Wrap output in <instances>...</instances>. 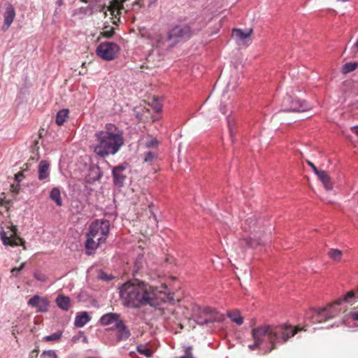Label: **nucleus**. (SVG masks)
Listing matches in <instances>:
<instances>
[{
	"instance_id": "4",
	"label": "nucleus",
	"mask_w": 358,
	"mask_h": 358,
	"mask_svg": "<svg viewBox=\"0 0 358 358\" xmlns=\"http://www.w3.org/2000/svg\"><path fill=\"white\" fill-rule=\"evenodd\" d=\"M110 222L106 220H96L89 227L85 248L87 255H92L106 241L108 236Z\"/></svg>"
},
{
	"instance_id": "12",
	"label": "nucleus",
	"mask_w": 358,
	"mask_h": 358,
	"mask_svg": "<svg viewBox=\"0 0 358 358\" xmlns=\"http://www.w3.org/2000/svg\"><path fill=\"white\" fill-rule=\"evenodd\" d=\"M127 164H120L113 169V181L116 186L122 187L127 178L125 170Z\"/></svg>"
},
{
	"instance_id": "19",
	"label": "nucleus",
	"mask_w": 358,
	"mask_h": 358,
	"mask_svg": "<svg viewBox=\"0 0 358 358\" xmlns=\"http://www.w3.org/2000/svg\"><path fill=\"white\" fill-rule=\"evenodd\" d=\"M318 178L323 183L324 187L327 190H331L333 187L331 179L327 173L324 171H320L317 174Z\"/></svg>"
},
{
	"instance_id": "23",
	"label": "nucleus",
	"mask_w": 358,
	"mask_h": 358,
	"mask_svg": "<svg viewBox=\"0 0 358 358\" xmlns=\"http://www.w3.org/2000/svg\"><path fill=\"white\" fill-rule=\"evenodd\" d=\"M356 299H358V288L356 290H350L347 292L342 300H345L348 303L352 305Z\"/></svg>"
},
{
	"instance_id": "45",
	"label": "nucleus",
	"mask_w": 358,
	"mask_h": 358,
	"mask_svg": "<svg viewBox=\"0 0 358 358\" xmlns=\"http://www.w3.org/2000/svg\"><path fill=\"white\" fill-rule=\"evenodd\" d=\"M80 336L82 341L85 343H87L88 342L87 337L85 336L84 333L83 331H80Z\"/></svg>"
},
{
	"instance_id": "46",
	"label": "nucleus",
	"mask_w": 358,
	"mask_h": 358,
	"mask_svg": "<svg viewBox=\"0 0 358 358\" xmlns=\"http://www.w3.org/2000/svg\"><path fill=\"white\" fill-rule=\"evenodd\" d=\"M212 321H213V320L211 318H206L204 320H201V321H199L198 322L201 324H207L208 322H211Z\"/></svg>"
},
{
	"instance_id": "16",
	"label": "nucleus",
	"mask_w": 358,
	"mask_h": 358,
	"mask_svg": "<svg viewBox=\"0 0 358 358\" xmlns=\"http://www.w3.org/2000/svg\"><path fill=\"white\" fill-rule=\"evenodd\" d=\"M120 316L119 314L114 313H109L103 315L101 319H100V323L102 325H110L112 324H114V327L113 328H115L116 327V324L118 321H121L122 320L120 319Z\"/></svg>"
},
{
	"instance_id": "6",
	"label": "nucleus",
	"mask_w": 358,
	"mask_h": 358,
	"mask_svg": "<svg viewBox=\"0 0 358 358\" xmlns=\"http://www.w3.org/2000/svg\"><path fill=\"white\" fill-rule=\"evenodd\" d=\"M141 198L143 201L145 200L146 203L142 204L141 210L143 211L137 213L138 217L141 221L146 222L151 232H152L153 229L157 227V217L152 209V203L148 201L144 194Z\"/></svg>"
},
{
	"instance_id": "37",
	"label": "nucleus",
	"mask_w": 358,
	"mask_h": 358,
	"mask_svg": "<svg viewBox=\"0 0 358 358\" xmlns=\"http://www.w3.org/2000/svg\"><path fill=\"white\" fill-rule=\"evenodd\" d=\"M157 141L156 138H152L150 141L146 142V146L148 148H154L157 145Z\"/></svg>"
},
{
	"instance_id": "32",
	"label": "nucleus",
	"mask_w": 358,
	"mask_h": 358,
	"mask_svg": "<svg viewBox=\"0 0 358 358\" xmlns=\"http://www.w3.org/2000/svg\"><path fill=\"white\" fill-rule=\"evenodd\" d=\"M41 358H57V356L55 351L48 350L42 353Z\"/></svg>"
},
{
	"instance_id": "35",
	"label": "nucleus",
	"mask_w": 358,
	"mask_h": 358,
	"mask_svg": "<svg viewBox=\"0 0 358 358\" xmlns=\"http://www.w3.org/2000/svg\"><path fill=\"white\" fill-rule=\"evenodd\" d=\"M25 263H22L19 267H15L11 269L10 273L13 275L17 276L18 273L24 268Z\"/></svg>"
},
{
	"instance_id": "53",
	"label": "nucleus",
	"mask_w": 358,
	"mask_h": 358,
	"mask_svg": "<svg viewBox=\"0 0 358 358\" xmlns=\"http://www.w3.org/2000/svg\"><path fill=\"white\" fill-rule=\"evenodd\" d=\"M154 1H156L157 0H153Z\"/></svg>"
},
{
	"instance_id": "36",
	"label": "nucleus",
	"mask_w": 358,
	"mask_h": 358,
	"mask_svg": "<svg viewBox=\"0 0 358 358\" xmlns=\"http://www.w3.org/2000/svg\"><path fill=\"white\" fill-rule=\"evenodd\" d=\"M156 157V155L152 152H148L144 155V161L146 162H149L152 161V159Z\"/></svg>"
},
{
	"instance_id": "7",
	"label": "nucleus",
	"mask_w": 358,
	"mask_h": 358,
	"mask_svg": "<svg viewBox=\"0 0 358 358\" xmlns=\"http://www.w3.org/2000/svg\"><path fill=\"white\" fill-rule=\"evenodd\" d=\"M120 51L118 45L113 42L101 43L96 48V53L97 56L106 61H110L117 57Z\"/></svg>"
},
{
	"instance_id": "29",
	"label": "nucleus",
	"mask_w": 358,
	"mask_h": 358,
	"mask_svg": "<svg viewBox=\"0 0 358 358\" xmlns=\"http://www.w3.org/2000/svg\"><path fill=\"white\" fill-rule=\"evenodd\" d=\"M357 66L358 64L356 62H347L343 67V72L347 73L353 71L357 69Z\"/></svg>"
},
{
	"instance_id": "13",
	"label": "nucleus",
	"mask_w": 358,
	"mask_h": 358,
	"mask_svg": "<svg viewBox=\"0 0 358 358\" xmlns=\"http://www.w3.org/2000/svg\"><path fill=\"white\" fill-rule=\"evenodd\" d=\"M252 33V29H249L246 32H244L241 29H234L232 30V36L235 38L238 45H247L250 41V36Z\"/></svg>"
},
{
	"instance_id": "34",
	"label": "nucleus",
	"mask_w": 358,
	"mask_h": 358,
	"mask_svg": "<svg viewBox=\"0 0 358 358\" xmlns=\"http://www.w3.org/2000/svg\"><path fill=\"white\" fill-rule=\"evenodd\" d=\"M180 358H194L192 354V348L191 346L187 347L185 350V355Z\"/></svg>"
},
{
	"instance_id": "42",
	"label": "nucleus",
	"mask_w": 358,
	"mask_h": 358,
	"mask_svg": "<svg viewBox=\"0 0 358 358\" xmlns=\"http://www.w3.org/2000/svg\"><path fill=\"white\" fill-rule=\"evenodd\" d=\"M351 317L353 320H358V310L351 312Z\"/></svg>"
},
{
	"instance_id": "43",
	"label": "nucleus",
	"mask_w": 358,
	"mask_h": 358,
	"mask_svg": "<svg viewBox=\"0 0 358 358\" xmlns=\"http://www.w3.org/2000/svg\"><path fill=\"white\" fill-rule=\"evenodd\" d=\"M24 177L23 173L22 172H19L15 175V178L18 182L21 181L22 178Z\"/></svg>"
},
{
	"instance_id": "14",
	"label": "nucleus",
	"mask_w": 358,
	"mask_h": 358,
	"mask_svg": "<svg viewBox=\"0 0 358 358\" xmlns=\"http://www.w3.org/2000/svg\"><path fill=\"white\" fill-rule=\"evenodd\" d=\"M15 10L13 6L9 3L6 6L3 13V24L1 27V29L3 31H6L9 29L15 17Z\"/></svg>"
},
{
	"instance_id": "18",
	"label": "nucleus",
	"mask_w": 358,
	"mask_h": 358,
	"mask_svg": "<svg viewBox=\"0 0 358 358\" xmlns=\"http://www.w3.org/2000/svg\"><path fill=\"white\" fill-rule=\"evenodd\" d=\"M49 164L46 161H41L38 164V179L42 180L49 176Z\"/></svg>"
},
{
	"instance_id": "49",
	"label": "nucleus",
	"mask_w": 358,
	"mask_h": 358,
	"mask_svg": "<svg viewBox=\"0 0 358 358\" xmlns=\"http://www.w3.org/2000/svg\"><path fill=\"white\" fill-rule=\"evenodd\" d=\"M353 52L357 53L358 52V39L357 41L355 43L353 46Z\"/></svg>"
},
{
	"instance_id": "24",
	"label": "nucleus",
	"mask_w": 358,
	"mask_h": 358,
	"mask_svg": "<svg viewBox=\"0 0 358 358\" xmlns=\"http://www.w3.org/2000/svg\"><path fill=\"white\" fill-rule=\"evenodd\" d=\"M50 197L59 206H62V201L61 199L60 190L58 187H54L50 194Z\"/></svg>"
},
{
	"instance_id": "28",
	"label": "nucleus",
	"mask_w": 358,
	"mask_h": 358,
	"mask_svg": "<svg viewBox=\"0 0 358 358\" xmlns=\"http://www.w3.org/2000/svg\"><path fill=\"white\" fill-rule=\"evenodd\" d=\"M329 257L336 262L341 260L342 252L338 249H331L328 252Z\"/></svg>"
},
{
	"instance_id": "1",
	"label": "nucleus",
	"mask_w": 358,
	"mask_h": 358,
	"mask_svg": "<svg viewBox=\"0 0 358 358\" xmlns=\"http://www.w3.org/2000/svg\"><path fill=\"white\" fill-rule=\"evenodd\" d=\"M120 294L124 306L131 308L158 307L168 299L165 292L137 280L123 284Z\"/></svg>"
},
{
	"instance_id": "50",
	"label": "nucleus",
	"mask_w": 358,
	"mask_h": 358,
	"mask_svg": "<svg viewBox=\"0 0 358 358\" xmlns=\"http://www.w3.org/2000/svg\"><path fill=\"white\" fill-rule=\"evenodd\" d=\"M6 203L7 202L4 201V198L0 199V206H5Z\"/></svg>"
},
{
	"instance_id": "54",
	"label": "nucleus",
	"mask_w": 358,
	"mask_h": 358,
	"mask_svg": "<svg viewBox=\"0 0 358 358\" xmlns=\"http://www.w3.org/2000/svg\"><path fill=\"white\" fill-rule=\"evenodd\" d=\"M357 103H358V101H357Z\"/></svg>"
},
{
	"instance_id": "38",
	"label": "nucleus",
	"mask_w": 358,
	"mask_h": 358,
	"mask_svg": "<svg viewBox=\"0 0 358 358\" xmlns=\"http://www.w3.org/2000/svg\"><path fill=\"white\" fill-rule=\"evenodd\" d=\"M307 164L309 166L312 168L313 171L315 172V174H317L320 171V170H318L317 167L315 166V164L311 162L307 161Z\"/></svg>"
},
{
	"instance_id": "10",
	"label": "nucleus",
	"mask_w": 358,
	"mask_h": 358,
	"mask_svg": "<svg viewBox=\"0 0 358 358\" xmlns=\"http://www.w3.org/2000/svg\"><path fill=\"white\" fill-rule=\"evenodd\" d=\"M192 35V31L189 26L177 25L169 31L168 39L176 43L181 39L189 38Z\"/></svg>"
},
{
	"instance_id": "9",
	"label": "nucleus",
	"mask_w": 358,
	"mask_h": 358,
	"mask_svg": "<svg viewBox=\"0 0 358 358\" xmlns=\"http://www.w3.org/2000/svg\"><path fill=\"white\" fill-rule=\"evenodd\" d=\"M285 111L303 112L310 109V106L305 101L294 99L290 96H286L283 100Z\"/></svg>"
},
{
	"instance_id": "25",
	"label": "nucleus",
	"mask_w": 358,
	"mask_h": 358,
	"mask_svg": "<svg viewBox=\"0 0 358 358\" xmlns=\"http://www.w3.org/2000/svg\"><path fill=\"white\" fill-rule=\"evenodd\" d=\"M228 317L237 324L241 325L243 323V318L238 310L228 311Z\"/></svg>"
},
{
	"instance_id": "30",
	"label": "nucleus",
	"mask_w": 358,
	"mask_h": 358,
	"mask_svg": "<svg viewBox=\"0 0 358 358\" xmlns=\"http://www.w3.org/2000/svg\"><path fill=\"white\" fill-rule=\"evenodd\" d=\"M114 34L113 27H106L101 32V35L106 38H110Z\"/></svg>"
},
{
	"instance_id": "33",
	"label": "nucleus",
	"mask_w": 358,
	"mask_h": 358,
	"mask_svg": "<svg viewBox=\"0 0 358 358\" xmlns=\"http://www.w3.org/2000/svg\"><path fill=\"white\" fill-rule=\"evenodd\" d=\"M245 241L246 244L252 248H255L256 246L261 244L260 241H257V240H255L252 238L245 239Z\"/></svg>"
},
{
	"instance_id": "47",
	"label": "nucleus",
	"mask_w": 358,
	"mask_h": 358,
	"mask_svg": "<svg viewBox=\"0 0 358 358\" xmlns=\"http://www.w3.org/2000/svg\"><path fill=\"white\" fill-rule=\"evenodd\" d=\"M351 130L358 136V126L352 127Z\"/></svg>"
},
{
	"instance_id": "15",
	"label": "nucleus",
	"mask_w": 358,
	"mask_h": 358,
	"mask_svg": "<svg viewBox=\"0 0 358 358\" xmlns=\"http://www.w3.org/2000/svg\"><path fill=\"white\" fill-rule=\"evenodd\" d=\"M115 329L117 330L116 337L117 341H126L131 336L129 328L125 325L122 320L118 321L115 328H111V329Z\"/></svg>"
},
{
	"instance_id": "26",
	"label": "nucleus",
	"mask_w": 358,
	"mask_h": 358,
	"mask_svg": "<svg viewBox=\"0 0 358 358\" xmlns=\"http://www.w3.org/2000/svg\"><path fill=\"white\" fill-rule=\"evenodd\" d=\"M62 334L63 331L61 330H58L49 336H45L43 338V341L46 342H58L61 340Z\"/></svg>"
},
{
	"instance_id": "5",
	"label": "nucleus",
	"mask_w": 358,
	"mask_h": 358,
	"mask_svg": "<svg viewBox=\"0 0 358 358\" xmlns=\"http://www.w3.org/2000/svg\"><path fill=\"white\" fill-rule=\"evenodd\" d=\"M343 299V296L324 308L313 310L312 322L313 323H322L335 317L341 311L338 306L342 302L348 303L345 300H341Z\"/></svg>"
},
{
	"instance_id": "20",
	"label": "nucleus",
	"mask_w": 358,
	"mask_h": 358,
	"mask_svg": "<svg viewBox=\"0 0 358 358\" xmlns=\"http://www.w3.org/2000/svg\"><path fill=\"white\" fill-rule=\"evenodd\" d=\"M90 320V317L87 312H83L78 315L75 319V326L77 327H84Z\"/></svg>"
},
{
	"instance_id": "39",
	"label": "nucleus",
	"mask_w": 358,
	"mask_h": 358,
	"mask_svg": "<svg viewBox=\"0 0 358 358\" xmlns=\"http://www.w3.org/2000/svg\"><path fill=\"white\" fill-rule=\"evenodd\" d=\"M19 185H11L10 186V191L15 194L19 192Z\"/></svg>"
},
{
	"instance_id": "40",
	"label": "nucleus",
	"mask_w": 358,
	"mask_h": 358,
	"mask_svg": "<svg viewBox=\"0 0 358 358\" xmlns=\"http://www.w3.org/2000/svg\"><path fill=\"white\" fill-rule=\"evenodd\" d=\"M38 355V351L37 350H32L29 354V358H37Z\"/></svg>"
},
{
	"instance_id": "17",
	"label": "nucleus",
	"mask_w": 358,
	"mask_h": 358,
	"mask_svg": "<svg viewBox=\"0 0 358 358\" xmlns=\"http://www.w3.org/2000/svg\"><path fill=\"white\" fill-rule=\"evenodd\" d=\"M55 302L58 307L64 311L69 310L71 307V299L69 296L59 295L56 298Z\"/></svg>"
},
{
	"instance_id": "31",
	"label": "nucleus",
	"mask_w": 358,
	"mask_h": 358,
	"mask_svg": "<svg viewBox=\"0 0 358 358\" xmlns=\"http://www.w3.org/2000/svg\"><path fill=\"white\" fill-rule=\"evenodd\" d=\"M34 277L38 281L45 282L47 280V276L39 271H36L34 273Z\"/></svg>"
},
{
	"instance_id": "51",
	"label": "nucleus",
	"mask_w": 358,
	"mask_h": 358,
	"mask_svg": "<svg viewBox=\"0 0 358 358\" xmlns=\"http://www.w3.org/2000/svg\"><path fill=\"white\" fill-rule=\"evenodd\" d=\"M208 311H210V308H205L204 310H203V313H208Z\"/></svg>"
},
{
	"instance_id": "11",
	"label": "nucleus",
	"mask_w": 358,
	"mask_h": 358,
	"mask_svg": "<svg viewBox=\"0 0 358 358\" xmlns=\"http://www.w3.org/2000/svg\"><path fill=\"white\" fill-rule=\"evenodd\" d=\"M28 305L36 308L37 312L45 313L49 308L50 302L46 298L34 295L28 301Z\"/></svg>"
},
{
	"instance_id": "52",
	"label": "nucleus",
	"mask_w": 358,
	"mask_h": 358,
	"mask_svg": "<svg viewBox=\"0 0 358 358\" xmlns=\"http://www.w3.org/2000/svg\"><path fill=\"white\" fill-rule=\"evenodd\" d=\"M81 1H83L84 3H87V0H81Z\"/></svg>"
},
{
	"instance_id": "3",
	"label": "nucleus",
	"mask_w": 358,
	"mask_h": 358,
	"mask_svg": "<svg viewBox=\"0 0 358 358\" xmlns=\"http://www.w3.org/2000/svg\"><path fill=\"white\" fill-rule=\"evenodd\" d=\"M94 138L95 143L92 145L93 151L103 158L115 155L124 144L123 131L110 123L97 131Z\"/></svg>"
},
{
	"instance_id": "41",
	"label": "nucleus",
	"mask_w": 358,
	"mask_h": 358,
	"mask_svg": "<svg viewBox=\"0 0 358 358\" xmlns=\"http://www.w3.org/2000/svg\"><path fill=\"white\" fill-rule=\"evenodd\" d=\"M81 339V336H80V331L79 332V334L76 336H74L73 338H72V342L73 343H78L80 340Z\"/></svg>"
},
{
	"instance_id": "8",
	"label": "nucleus",
	"mask_w": 358,
	"mask_h": 358,
	"mask_svg": "<svg viewBox=\"0 0 358 358\" xmlns=\"http://www.w3.org/2000/svg\"><path fill=\"white\" fill-rule=\"evenodd\" d=\"M17 229L16 226L12 225L10 231H8L9 235L6 231H3L1 234V238L4 245H10L12 247L22 245L25 250V241L23 238H20L17 234Z\"/></svg>"
},
{
	"instance_id": "22",
	"label": "nucleus",
	"mask_w": 358,
	"mask_h": 358,
	"mask_svg": "<svg viewBox=\"0 0 358 358\" xmlns=\"http://www.w3.org/2000/svg\"><path fill=\"white\" fill-rule=\"evenodd\" d=\"M69 111L68 109L60 110L56 116V123L57 125H62L69 117Z\"/></svg>"
},
{
	"instance_id": "21",
	"label": "nucleus",
	"mask_w": 358,
	"mask_h": 358,
	"mask_svg": "<svg viewBox=\"0 0 358 358\" xmlns=\"http://www.w3.org/2000/svg\"><path fill=\"white\" fill-rule=\"evenodd\" d=\"M137 352L147 357H151L153 355V350L150 348L148 343L138 345L136 348Z\"/></svg>"
},
{
	"instance_id": "44",
	"label": "nucleus",
	"mask_w": 358,
	"mask_h": 358,
	"mask_svg": "<svg viewBox=\"0 0 358 358\" xmlns=\"http://www.w3.org/2000/svg\"><path fill=\"white\" fill-rule=\"evenodd\" d=\"M220 110L222 111V113L223 114H226L227 110H228L227 108V106L224 105L223 103H222L221 106H220Z\"/></svg>"
},
{
	"instance_id": "27",
	"label": "nucleus",
	"mask_w": 358,
	"mask_h": 358,
	"mask_svg": "<svg viewBox=\"0 0 358 358\" xmlns=\"http://www.w3.org/2000/svg\"><path fill=\"white\" fill-rule=\"evenodd\" d=\"M228 127L231 139L232 142H234L236 135V121L234 119L230 117L228 118Z\"/></svg>"
},
{
	"instance_id": "48",
	"label": "nucleus",
	"mask_w": 358,
	"mask_h": 358,
	"mask_svg": "<svg viewBox=\"0 0 358 358\" xmlns=\"http://www.w3.org/2000/svg\"><path fill=\"white\" fill-rule=\"evenodd\" d=\"M136 5L139 6L140 7L143 6V0H138V1H136L134 2V6H136Z\"/></svg>"
},
{
	"instance_id": "2",
	"label": "nucleus",
	"mask_w": 358,
	"mask_h": 358,
	"mask_svg": "<svg viewBox=\"0 0 358 358\" xmlns=\"http://www.w3.org/2000/svg\"><path fill=\"white\" fill-rule=\"evenodd\" d=\"M301 329L287 324L278 325L264 324L252 329L251 336L254 343L248 345L250 350H256L262 345L268 343L269 346L263 355H268L277 349L278 344L285 343L290 338L296 334Z\"/></svg>"
}]
</instances>
